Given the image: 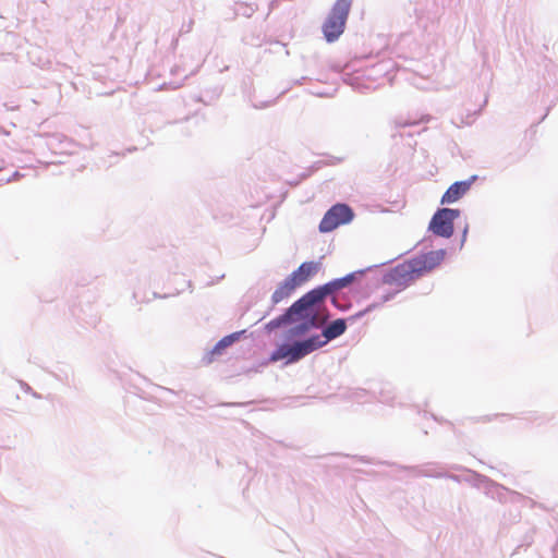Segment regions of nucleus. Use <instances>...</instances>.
<instances>
[{
    "label": "nucleus",
    "mask_w": 558,
    "mask_h": 558,
    "mask_svg": "<svg viewBox=\"0 0 558 558\" xmlns=\"http://www.w3.org/2000/svg\"><path fill=\"white\" fill-rule=\"evenodd\" d=\"M323 294L313 289L295 301L287 314L292 327L288 331L289 338H299L313 328L323 326L328 314L323 310Z\"/></svg>",
    "instance_id": "nucleus-1"
},
{
    "label": "nucleus",
    "mask_w": 558,
    "mask_h": 558,
    "mask_svg": "<svg viewBox=\"0 0 558 558\" xmlns=\"http://www.w3.org/2000/svg\"><path fill=\"white\" fill-rule=\"evenodd\" d=\"M445 255L446 252L444 250H438L404 260L384 276V282L399 290L404 289L416 279L438 267L442 263Z\"/></svg>",
    "instance_id": "nucleus-2"
},
{
    "label": "nucleus",
    "mask_w": 558,
    "mask_h": 558,
    "mask_svg": "<svg viewBox=\"0 0 558 558\" xmlns=\"http://www.w3.org/2000/svg\"><path fill=\"white\" fill-rule=\"evenodd\" d=\"M325 344L326 341H322V337L319 335H315L292 344H280L272 352L270 360L275 362L286 360L287 363H295Z\"/></svg>",
    "instance_id": "nucleus-3"
},
{
    "label": "nucleus",
    "mask_w": 558,
    "mask_h": 558,
    "mask_svg": "<svg viewBox=\"0 0 558 558\" xmlns=\"http://www.w3.org/2000/svg\"><path fill=\"white\" fill-rule=\"evenodd\" d=\"M350 11V2H336L323 26L327 41L332 43L343 33Z\"/></svg>",
    "instance_id": "nucleus-4"
},
{
    "label": "nucleus",
    "mask_w": 558,
    "mask_h": 558,
    "mask_svg": "<svg viewBox=\"0 0 558 558\" xmlns=\"http://www.w3.org/2000/svg\"><path fill=\"white\" fill-rule=\"evenodd\" d=\"M354 217L353 210L345 204L333 205L319 222V231L331 232L341 225L349 223Z\"/></svg>",
    "instance_id": "nucleus-5"
},
{
    "label": "nucleus",
    "mask_w": 558,
    "mask_h": 558,
    "mask_svg": "<svg viewBox=\"0 0 558 558\" xmlns=\"http://www.w3.org/2000/svg\"><path fill=\"white\" fill-rule=\"evenodd\" d=\"M458 209L441 208L435 213L429 230L438 236L450 238L453 234V221L459 217Z\"/></svg>",
    "instance_id": "nucleus-6"
},
{
    "label": "nucleus",
    "mask_w": 558,
    "mask_h": 558,
    "mask_svg": "<svg viewBox=\"0 0 558 558\" xmlns=\"http://www.w3.org/2000/svg\"><path fill=\"white\" fill-rule=\"evenodd\" d=\"M319 269V264L315 262L302 263L298 269H295L288 277L299 288L307 282Z\"/></svg>",
    "instance_id": "nucleus-7"
},
{
    "label": "nucleus",
    "mask_w": 558,
    "mask_h": 558,
    "mask_svg": "<svg viewBox=\"0 0 558 558\" xmlns=\"http://www.w3.org/2000/svg\"><path fill=\"white\" fill-rule=\"evenodd\" d=\"M475 177L471 180L459 181L451 184L441 197V204H451L459 201L471 187Z\"/></svg>",
    "instance_id": "nucleus-8"
},
{
    "label": "nucleus",
    "mask_w": 558,
    "mask_h": 558,
    "mask_svg": "<svg viewBox=\"0 0 558 558\" xmlns=\"http://www.w3.org/2000/svg\"><path fill=\"white\" fill-rule=\"evenodd\" d=\"M353 279H354V275L350 274L343 278L332 280V281H330L324 286H320L318 288H315V289L323 294V299L325 300L326 296L333 293L335 291L349 286L353 281Z\"/></svg>",
    "instance_id": "nucleus-9"
},
{
    "label": "nucleus",
    "mask_w": 558,
    "mask_h": 558,
    "mask_svg": "<svg viewBox=\"0 0 558 558\" xmlns=\"http://www.w3.org/2000/svg\"><path fill=\"white\" fill-rule=\"evenodd\" d=\"M298 287L291 281L289 277H287L279 286L276 288L271 295V301L274 304H278L286 299H288Z\"/></svg>",
    "instance_id": "nucleus-10"
},
{
    "label": "nucleus",
    "mask_w": 558,
    "mask_h": 558,
    "mask_svg": "<svg viewBox=\"0 0 558 558\" xmlns=\"http://www.w3.org/2000/svg\"><path fill=\"white\" fill-rule=\"evenodd\" d=\"M347 329L345 320L342 318H338L330 323L324 330L322 337V341H326V344L328 341L336 339L340 337L342 333H344Z\"/></svg>",
    "instance_id": "nucleus-11"
},
{
    "label": "nucleus",
    "mask_w": 558,
    "mask_h": 558,
    "mask_svg": "<svg viewBox=\"0 0 558 558\" xmlns=\"http://www.w3.org/2000/svg\"><path fill=\"white\" fill-rule=\"evenodd\" d=\"M286 325H291L290 320H289V317H288V314H287V311L283 314H281L280 316H278V317L271 319L270 322H268L265 325V329L268 332H271L275 329H278V328H280L282 326H286Z\"/></svg>",
    "instance_id": "nucleus-12"
},
{
    "label": "nucleus",
    "mask_w": 558,
    "mask_h": 558,
    "mask_svg": "<svg viewBox=\"0 0 558 558\" xmlns=\"http://www.w3.org/2000/svg\"><path fill=\"white\" fill-rule=\"evenodd\" d=\"M238 339V333H232V335H229L225 338H222L215 347L214 351L215 352H220L221 350H223L225 348L229 347L230 344H232L235 340Z\"/></svg>",
    "instance_id": "nucleus-13"
}]
</instances>
